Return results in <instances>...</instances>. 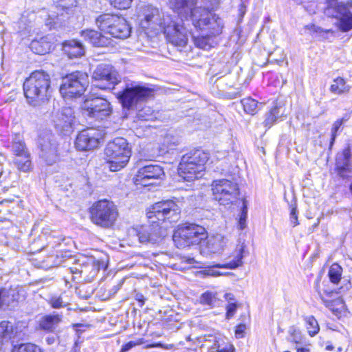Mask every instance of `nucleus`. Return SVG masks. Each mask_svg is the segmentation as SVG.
<instances>
[{
  "label": "nucleus",
  "mask_w": 352,
  "mask_h": 352,
  "mask_svg": "<svg viewBox=\"0 0 352 352\" xmlns=\"http://www.w3.org/2000/svg\"><path fill=\"white\" fill-rule=\"evenodd\" d=\"M282 106L276 104L270 111L266 114L265 119L263 122L265 127L270 129L276 121V120L283 115V112L280 110Z\"/></svg>",
  "instance_id": "7c9ffc66"
},
{
  "label": "nucleus",
  "mask_w": 352,
  "mask_h": 352,
  "mask_svg": "<svg viewBox=\"0 0 352 352\" xmlns=\"http://www.w3.org/2000/svg\"><path fill=\"white\" fill-rule=\"evenodd\" d=\"M227 239L221 234H216L208 238L206 248L208 253L215 254L223 250Z\"/></svg>",
  "instance_id": "a878e982"
},
{
  "label": "nucleus",
  "mask_w": 352,
  "mask_h": 352,
  "mask_svg": "<svg viewBox=\"0 0 352 352\" xmlns=\"http://www.w3.org/2000/svg\"><path fill=\"white\" fill-rule=\"evenodd\" d=\"M50 304L54 309H58L64 306L60 296H53L50 300Z\"/></svg>",
  "instance_id": "3c124183"
},
{
  "label": "nucleus",
  "mask_w": 352,
  "mask_h": 352,
  "mask_svg": "<svg viewBox=\"0 0 352 352\" xmlns=\"http://www.w3.org/2000/svg\"><path fill=\"white\" fill-rule=\"evenodd\" d=\"M138 117L144 120H151L154 118L153 111L149 107H145L139 110Z\"/></svg>",
  "instance_id": "c03bdc74"
},
{
  "label": "nucleus",
  "mask_w": 352,
  "mask_h": 352,
  "mask_svg": "<svg viewBox=\"0 0 352 352\" xmlns=\"http://www.w3.org/2000/svg\"><path fill=\"white\" fill-rule=\"evenodd\" d=\"M85 116L97 120H102L108 118L112 113L110 102L101 97H87L81 106Z\"/></svg>",
  "instance_id": "9b49d317"
},
{
  "label": "nucleus",
  "mask_w": 352,
  "mask_h": 352,
  "mask_svg": "<svg viewBox=\"0 0 352 352\" xmlns=\"http://www.w3.org/2000/svg\"><path fill=\"white\" fill-rule=\"evenodd\" d=\"M131 34V28L124 18L118 17L114 22L111 29L109 30V34L113 37L124 39L128 38Z\"/></svg>",
  "instance_id": "b1692460"
},
{
  "label": "nucleus",
  "mask_w": 352,
  "mask_h": 352,
  "mask_svg": "<svg viewBox=\"0 0 352 352\" xmlns=\"http://www.w3.org/2000/svg\"><path fill=\"white\" fill-rule=\"evenodd\" d=\"M292 340V342L298 344L302 342V337L300 331L296 329H294L293 332L291 333Z\"/></svg>",
  "instance_id": "864d4df0"
},
{
  "label": "nucleus",
  "mask_w": 352,
  "mask_h": 352,
  "mask_svg": "<svg viewBox=\"0 0 352 352\" xmlns=\"http://www.w3.org/2000/svg\"><path fill=\"white\" fill-rule=\"evenodd\" d=\"M109 1L113 7L124 10L130 7L132 0H109Z\"/></svg>",
  "instance_id": "49530a36"
},
{
  "label": "nucleus",
  "mask_w": 352,
  "mask_h": 352,
  "mask_svg": "<svg viewBox=\"0 0 352 352\" xmlns=\"http://www.w3.org/2000/svg\"><path fill=\"white\" fill-rule=\"evenodd\" d=\"M226 299L228 301V302H232V300H234V296L232 294H226L225 295Z\"/></svg>",
  "instance_id": "052dcab7"
},
{
  "label": "nucleus",
  "mask_w": 352,
  "mask_h": 352,
  "mask_svg": "<svg viewBox=\"0 0 352 352\" xmlns=\"http://www.w3.org/2000/svg\"><path fill=\"white\" fill-rule=\"evenodd\" d=\"M140 243H156L162 237V234L157 227H141L137 234Z\"/></svg>",
  "instance_id": "5701e85b"
},
{
  "label": "nucleus",
  "mask_w": 352,
  "mask_h": 352,
  "mask_svg": "<svg viewBox=\"0 0 352 352\" xmlns=\"http://www.w3.org/2000/svg\"><path fill=\"white\" fill-rule=\"evenodd\" d=\"M63 51L70 58L80 57L85 54L84 47L76 40L65 42L63 43Z\"/></svg>",
  "instance_id": "cd10ccee"
},
{
  "label": "nucleus",
  "mask_w": 352,
  "mask_h": 352,
  "mask_svg": "<svg viewBox=\"0 0 352 352\" xmlns=\"http://www.w3.org/2000/svg\"><path fill=\"white\" fill-rule=\"evenodd\" d=\"M244 248L245 246L243 245V244L238 245L233 255V260L225 264H217L212 267H207L203 271L204 274L211 276H225L228 274V273L220 272L215 268H225L233 270L242 265V259L243 257V254Z\"/></svg>",
  "instance_id": "a211bd4d"
},
{
  "label": "nucleus",
  "mask_w": 352,
  "mask_h": 352,
  "mask_svg": "<svg viewBox=\"0 0 352 352\" xmlns=\"http://www.w3.org/2000/svg\"><path fill=\"white\" fill-rule=\"evenodd\" d=\"M205 35L194 36L193 40L195 45L199 48L204 50H209L212 47L211 36L214 35L210 34L208 32H205Z\"/></svg>",
  "instance_id": "72a5a7b5"
},
{
  "label": "nucleus",
  "mask_w": 352,
  "mask_h": 352,
  "mask_svg": "<svg viewBox=\"0 0 352 352\" xmlns=\"http://www.w3.org/2000/svg\"><path fill=\"white\" fill-rule=\"evenodd\" d=\"M212 190L215 200L220 205L228 206L234 203L239 194V188L236 183L228 179L214 181Z\"/></svg>",
  "instance_id": "9d476101"
},
{
  "label": "nucleus",
  "mask_w": 352,
  "mask_h": 352,
  "mask_svg": "<svg viewBox=\"0 0 352 352\" xmlns=\"http://www.w3.org/2000/svg\"><path fill=\"white\" fill-rule=\"evenodd\" d=\"M161 346V344H153V345H151L150 346L153 347V346Z\"/></svg>",
  "instance_id": "338daca9"
},
{
  "label": "nucleus",
  "mask_w": 352,
  "mask_h": 352,
  "mask_svg": "<svg viewBox=\"0 0 352 352\" xmlns=\"http://www.w3.org/2000/svg\"><path fill=\"white\" fill-rule=\"evenodd\" d=\"M152 89L138 85H127L117 94L118 98L124 108L130 109L135 107L139 102L143 101L152 95Z\"/></svg>",
  "instance_id": "f8f14e48"
},
{
  "label": "nucleus",
  "mask_w": 352,
  "mask_h": 352,
  "mask_svg": "<svg viewBox=\"0 0 352 352\" xmlns=\"http://www.w3.org/2000/svg\"><path fill=\"white\" fill-rule=\"evenodd\" d=\"M342 268L338 263H333L331 265L328 276L330 281L333 284H338L341 279Z\"/></svg>",
  "instance_id": "c9c22d12"
},
{
  "label": "nucleus",
  "mask_w": 352,
  "mask_h": 352,
  "mask_svg": "<svg viewBox=\"0 0 352 352\" xmlns=\"http://www.w3.org/2000/svg\"><path fill=\"white\" fill-rule=\"evenodd\" d=\"M324 293L326 294V295L327 296H329V297H333L334 295H336L337 293L333 292V291H327V290H324Z\"/></svg>",
  "instance_id": "680f3d73"
},
{
  "label": "nucleus",
  "mask_w": 352,
  "mask_h": 352,
  "mask_svg": "<svg viewBox=\"0 0 352 352\" xmlns=\"http://www.w3.org/2000/svg\"><path fill=\"white\" fill-rule=\"evenodd\" d=\"M138 17L142 29L155 34L163 32L166 40L175 46L186 45L189 32L177 16L152 5H146L140 8Z\"/></svg>",
  "instance_id": "f257e3e1"
},
{
  "label": "nucleus",
  "mask_w": 352,
  "mask_h": 352,
  "mask_svg": "<svg viewBox=\"0 0 352 352\" xmlns=\"http://www.w3.org/2000/svg\"><path fill=\"white\" fill-rule=\"evenodd\" d=\"M319 295L324 305L328 307L336 316L338 318L341 317L342 312H344L345 309V305L342 299L336 298L331 300L324 296L320 293H319Z\"/></svg>",
  "instance_id": "393cba45"
},
{
  "label": "nucleus",
  "mask_w": 352,
  "mask_h": 352,
  "mask_svg": "<svg viewBox=\"0 0 352 352\" xmlns=\"http://www.w3.org/2000/svg\"><path fill=\"white\" fill-rule=\"evenodd\" d=\"M199 300L202 305L212 306L216 302V298L212 293L205 292L201 296Z\"/></svg>",
  "instance_id": "a18cd8bd"
},
{
  "label": "nucleus",
  "mask_w": 352,
  "mask_h": 352,
  "mask_svg": "<svg viewBox=\"0 0 352 352\" xmlns=\"http://www.w3.org/2000/svg\"><path fill=\"white\" fill-rule=\"evenodd\" d=\"M131 155L129 143L123 138H116L107 144L104 151V160L107 168L113 172L125 167Z\"/></svg>",
  "instance_id": "20e7f679"
},
{
  "label": "nucleus",
  "mask_w": 352,
  "mask_h": 352,
  "mask_svg": "<svg viewBox=\"0 0 352 352\" xmlns=\"http://www.w3.org/2000/svg\"><path fill=\"white\" fill-rule=\"evenodd\" d=\"M136 300H138L141 303L140 306H142L144 305V298L143 295L140 294H137L136 295Z\"/></svg>",
  "instance_id": "13d9d810"
},
{
  "label": "nucleus",
  "mask_w": 352,
  "mask_h": 352,
  "mask_svg": "<svg viewBox=\"0 0 352 352\" xmlns=\"http://www.w3.org/2000/svg\"><path fill=\"white\" fill-rule=\"evenodd\" d=\"M290 221L291 223L293 224L294 226H296L298 224V217L296 214V208H293L292 209L291 213H290Z\"/></svg>",
  "instance_id": "4d7b16f0"
},
{
  "label": "nucleus",
  "mask_w": 352,
  "mask_h": 352,
  "mask_svg": "<svg viewBox=\"0 0 352 352\" xmlns=\"http://www.w3.org/2000/svg\"><path fill=\"white\" fill-rule=\"evenodd\" d=\"M248 214V204L245 199L243 200V207L238 221V228L243 230L246 228V219Z\"/></svg>",
  "instance_id": "37998d69"
},
{
  "label": "nucleus",
  "mask_w": 352,
  "mask_h": 352,
  "mask_svg": "<svg viewBox=\"0 0 352 352\" xmlns=\"http://www.w3.org/2000/svg\"><path fill=\"white\" fill-rule=\"evenodd\" d=\"M199 342H209L212 345L208 346L202 344L201 348L207 346L208 352H234V347L229 343L224 342L223 337L219 333L214 335H206L198 338Z\"/></svg>",
  "instance_id": "6ab92c4d"
},
{
  "label": "nucleus",
  "mask_w": 352,
  "mask_h": 352,
  "mask_svg": "<svg viewBox=\"0 0 352 352\" xmlns=\"http://www.w3.org/2000/svg\"><path fill=\"white\" fill-rule=\"evenodd\" d=\"M350 149L346 148L341 153H338L336 157V168L338 174L342 177H347L352 173V166L350 163Z\"/></svg>",
  "instance_id": "412c9836"
},
{
  "label": "nucleus",
  "mask_w": 352,
  "mask_h": 352,
  "mask_svg": "<svg viewBox=\"0 0 352 352\" xmlns=\"http://www.w3.org/2000/svg\"><path fill=\"white\" fill-rule=\"evenodd\" d=\"M307 329L309 334L314 336L319 331V326L317 320L314 316H308L305 318Z\"/></svg>",
  "instance_id": "a19ab883"
},
{
  "label": "nucleus",
  "mask_w": 352,
  "mask_h": 352,
  "mask_svg": "<svg viewBox=\"0 0 352 352\" xmlns=\"http://www.w3.org/2000/svg\"><path fill=\"white\" fill-rule=\"evenodd\" d=\"M241 104L245 112L254 115L257 111L258 102L251 98H246L241 100Z\"/></svg>",
  "instance_id": "4c0bfd02"
},
{
  "label": "nucleus",
  "mask_w": 352,
  "mask_h": 352,
  "mask_svg": "<svg viewBox=\"0 0 352 352\" xmlns=\"http://www.w3.org/2000/svg\"><path fill=\"white\" fill-rule=\"evenodd\" d=\"M180 208L176 202L173 200H164L154 204L147 212V217L152 219L153 223L155 221L170 223L177 221L180 216Z\"/></svg>",
  "instance_id": "0eeeda50"
},
{
  "label": "nucleus",
  "mask_w": 352,
  "mask_h": 352,
  "mask_svg": "<svg viewBox=\"0 0 352 352\" xmlns=\"http://www.w3.org/2000/svg\"><path fill=\"white\" fill-rule=\"evenodd\" d=\"M61 321V316L58 314H52L43 316L39 321L41 329L52 331Z\"/></svg>",
  "instance_id": "c756f323"
},
{
  "label": "nucleus",
  "mask_w": 352,
  "mask_h": 352,
  "mask_svg": "<svg viewBox=\"0 0 352 352\" xmlns=\"http://www.w3.org/2000/svg\"><path fill=\"white\" fill-rule=\"evenodd\" d=\"M236 304L235 302H229L227 306V317H232L236 310Z\"/></svg>",
  "instance_id": "6e6d98bb"
},
{
  "label": "nucleus",
  "mask_w": 352,
  "mask_h": 352,
  "mask_svg": "<svg viewBox=\"0 0 352 352\" xmlns=\"http://www.w3.org/2000/svg\"><path fill=\"white\" fill-rule=\"evenodd\" d=\"M63 256L61 254L60 256L58 254V252L56 254H51L47 258V260L45 261L42 265L43 267L50 268L53 266L60 265L62 262H63Z\"/></svg>",
  "instance_id": "e433bc0d"
},
{
  "label": "nucleus",
  "mask_w": 352,
  "mask_h": 352,
  "mask_svg": "<svg viewBox=\"0 0 352 352\" xmlns=\"http://www.w3.org/2000/svg\"><path fill=\"white\" fill-rule=\"evenodd\" d=\"M208 160V153L201 150L186 153L182 157L179 164V176L186 181H193L201 177Z\"/></svg>",
  "instance_id": "39448f33"
},
{
  "label": "nucleus",
  "mask_w": 352,
  "mask_h": 352,
  "mask_svg": "<svg viewBox=\"0 0 352 352\" xmlns=\"http://www.w3.org/2000/svg\"><path fill=\"white\" fill-rule=\"evenodd\" d=\"M346 3L339 2L338 0H327L325 14L329 16L338 19V28L342 32H348L352 29V12L349 11Z\"/></svg>",
  "instance_id": "ddd939ff"
},
{
  "label": "nucleus",
  "mask_w": 352,
  "mask_h": 352,
  "mask_svg": "<svg viewBox=\"0 0 352 352\" xmlns=\"http://www.w3.org/2000/svg\"><path fill=\"white\" fill-rule=\"evenodd\" d=\"M168 7L180 17L191 21L193 27L210 34L221 33L223 22L216 14L206 6L199 5L197 0H166Z\"/></svg>",
  "instance_id": "f03ea898"
},
{
  "label": "nucleus",
  "mask_w": 352,
  "mask_h": 352,
  "mask_svg": "<svg viewBox=\"0 0 352 352\" xmlns=\"http://www.w3.org/2000/svg\"><path fill=\"white\" fill-rule=\"evenodd\" d=\"M351 89V86L348 85L346 80L341 77H338L333 80L330 87V91L335 94H347Z\"/></svg>",
  "instance_id": "2f4dec72"
},
{
  "label": "nucleus",
  "mask_w": 352,
  "mask_h": 352,
  "mask_svg": "<svg viewBox=\"0 0 352 352\" xmlns=\"http://www.w3.org/2000/svg\"><path fill=\"white\" fill-rule=\"evenodd\" d=\"M38 146L41 149L40 156L47 164H53L58 160V145L53 135L47 133L40 135Z\"/></svg>",
  "instance_id": "dca6fc26"
},
{
  "label": "nucleus",
  "mask_w": 352,
  "mask_h": 352,
  "mask_svg": "<svg viewBox=\"0 0 352 352\" xmlns=\"http://www.w3.org/2000/svg\"><path fill=\"white\" fill-rule=\"evenodd\" d=\"M12 326L8 321H2L0 322V338L6 337L10 333Z\"/></svg>",
  "instance_id": "09e8293b"
},
{
  "label": "nucleus",
  "mask_w": 352,
  "mask_h": 352,
  "mask_svg": "<svg viewBox=\"0 0 352 352\" xmlns=\"http://www.w3.org/2000/svg\"><path fill=\"white\" fill-rule=\"evenodd\" d=\"M12 352H43L41 349L37 345L32 343L21 344L19 346H14Z\"/></svg>",
  "instance_id": "58836bf2"
},
{
  "label": "nucleus",
  "mask_w": 352,
  "mask_h": 352,
  "mask_svg": "<svg viewBox=\"0 0 352 352\" xmlns=\"http://www.w3.org/2000/svg\"><path fill=\"white\" fill-rule=\"evenodd\" d=\"M50 76L44 71H35L23 83V91L28 102L37 106L47 100L50 96Z\"/></svg>",
  "instance_id": "7ed1b4c3"
},
{
  "label": "nucleus",
  "mask_w": 352,
  "mask_h": 352,
  "mask_svg": "<svg viewBox=\"0 0 352 352\" xmlns=\"http://www.w3.org/2000/svg\"><path fill=\"white\" fill-rule=\"evenodd\" d=\"M52 47V43L47 36L34 39L30 45L31 50L37 54L43 55L48 53Z\"/></svg>",
  "instance_id": "bb28decb"
},
{
  "label": "nucleus",
  "mask_w": 352,
  "mask_h": 352,
  "mask_svg": "<svg viewBox=\"0 0 352 352\" xmlns=\"http://www.w3.org/2000/svg\"><path fill=\"white\" fill-rule=\"evenodd\" d=\"M102 135L99 130L90 128L79 133L76 140V147L80 151H88L97 148Z\"/></svg>",
  "instance_id": "f3484780"
},
{
  "label": "nucleus",
  "mask_w": 352,
  "mask_h": 352,
  "mask_svg": "<svg viewBox=\"0 0 352 352\" xmlns=\"http://www.w3.org/2000/svg\"><path fill=\"white\" fill-rule=\"evenodd\" d=\"M81 35L85 40L96 47H106L111 45V38L102 35L94 30H84L82 32Z\"/></svg>",
  "instance_id": "4be33fe9"
},
{
  "label": "nucleus",
  "mask_w": 352,
  "mask_h": 352,
  "mask_svg": "<svg viewBox=\"0 0 352 352\" xmlns=\"http://www.w3.org/2000/svg\"><path fill=\"white\" fill-rule=\"evenodd\" d=\"M71 272L72 273H78V272L82 273L83 272V271L82 270H78V269H77L76 267L74 269V268H71Z\"/></svg>",
  "instance_id": "e2e57ef3"
},
{
  "label": "nucleus",
  "mask_w": 352,
  "mask_h": 352,
  "mask_svg": "<svg viewBox=\"0 0 352 352\" xmlns=\"http://www.w3.org/2000/svg\"><path fill=\"white\" fill-rule=\"evenodd\" d=\"M18 292L14 289L0 292V306L2 305H9L11 302L18 300Z\"/></svg>",
  "instance_id": "f704fd0d"
},
{
  "label": "nucleus",
  "mask_w": 352,
  "mask_h": 352,
  "mask_svg": "<svg viewBox=\"0 0 352 352\" xmlns=\"http://www.w3.org/2000/svg\"><path fill=\"white\" fill-rule=\"evenodd\" d=\"M205 237L204 228L196 224H189L178 228L173 234V240L178 248H184L199 243Z\"/></svg>",
  "instance_id": "6e6552de"
},
{
  "label": "nucleus",
  "mask_w": 352,
  "mask_h": 352,
  "mask_svg": "<svg viewBox=\"0 0 352 352\" xmlns=\"http://www.w3.org/2000/svg\"><path fill=\"white\" fill-rule=\"evenodd\" d=\"M14 162L19 170L28 172L32 169V162L30 155L15 156Z\"/></svg>",
  "instance_id": "473e14b6"
},
{
  "label": "nucleus",
  "mask_w": 352,
  "mask_h": 352,
  "mask_svg": "<svg viewBox=\"0 0 352 352\" xmlns=\"http://www.w3.org/2000/svg\"><path fill=\"white\" fill-rule=\"evenodd\" d=\"M54 2L59 3L60 6L65 8H69L73 7H76L79 4H80L81 2H82L83 0H53Z\"/></svg>",
  "instance_id": "de8ad7c7"
},
{
  "label": "nucleus",
  "mask_w": 352,
  "mask_h": 352,
  "mask_svg": "<svg viewBox=\"0 0 352 352\" xmlns=\"http://www.w3.org/2000/svg\"><path fill=\"white\" fill-rule=\"evenodd\" d=\"M342 124V121L341 120H338L333 123V127L331 129V140L330 142V146H332V144H333V142L337 135V132L340 129Z\"/></svg>",
  "instance_id": "8fccbe9b"
},
{
  "label": "nucleus",
  "mask_w": 352,
  "mask_h": 352,
  "mask_svg": "<svg viewBox=\"0 0 352 352\" xmlns=\"http://www.w3.org/2000/svg\"><path fill=\"white\" fill-rule=\"evenodd\" d=\"M12 151L15 156L30 154L28 149L26 148L25 144L21 140L14 141L12 144Z\"/></svg>",
  "instance_id": "79ce46f5"
},
{
  "label": "nucleus",
  "mask_w": 352,
  "mask_h": 352,
  "mask_svg": "<svg viewBox=\"0 0 352 352\" xmlns=\"http://www.w3.org/2000/svg\"><path fill=\"white\" fill-rule=\"evenodd\" d=\"M90 213L92 222L103 228L111 227L118 216L116 205L107 199L94 203Z\"/></svg>",
  "instance_id": "423d86ee"
},
{
  "label": "nucleus",
  "mask_w": 352,
  "mask_h": 352,
  "mask_svg": "<svg viewBox=\"0 0 352 352\" xmlns=\"http://www.w3.org/2000/svg\"><path fill=\"white\" fill-rule=\"evenodd\" d=\"M118 17V16L109 14H102L96 19V25L101 31L109 34V30L111 29L114 22L117 21Z\"/></svg>",
  "instance_id": "c85d7f7f"
},
{
  "label": "nucleus",
  "mask_w": 352,
  "mask_h": 352,
  "mask_svg": "<svg viewBox=\"0 0 352 352\" xmlns=\"http://www.w3.org/2000/svg\"><path fill=\"white\" fill-rule=\"evenodd\" d=\"M88 85V77L85 73L76 72L63 78L60 93L65 98L81 96Z\"/></svg>",
  "instance_id": "1a4fd4ad"
},
{
  "label": "nucleus",
  "mask_w": 352,
  "mask_h": 352,
  "mask_svg": "<svg viewBox=\"0 0 352 352\" xmlns=\"http://www.w3.org/2000/svg\"><path fill=\"white\" fill-rule=\"evenodd\" d=\"M190 340V337H188L187 338V340Z\"/></svg>",
  "instance_id": "774afa93"
},
{
  "label": "nucleus",
  "mask_w": 352,
  "mask_h": 352,
  "mask_svg": "<svg viewBox=\"0 0 352 352\" xmlns=\"http://www.w3.org/2000/svg\"><path fill=\"white\" fill-rule=\"evenodd\" d=\"M346 3L347 6L352 7V0H347Z\"/></svg>",
  "instance_id": "69168bd1"
},
{
  "label": "nucleus",
  "mask_w": 352,
  "mask_h": 352,
  "mask_svg": "<svg viewBox=\"0 0 352 352\" xmlns=\"http://www.w3.org/2000/svg\"><path fill=\"white\" fill-rule=\"evenodd\" d=\"M297 352H310V349L307 346L296 347Z\"/></svg>",
  "instance_id": "bf43d9fd"
},
{
  "label": "nucleus",
  "mask_w": 352,
  "mask_h": 352,
  "mask_svg": "<svg viewBox=\"0 0 352 352\" xmlns=\"http://www.w3.org/2000/svg\"><path fill=\"white\" fill-rule=\"evenodd\" d=\"M92 78L98 82L96 85L102 89L113 88L121 79L116 69L108 64L98 65L93 72Z\"/></svg>",
  "instance_id": "4468645a"
},
{
  "label": "nucleus",
  "mask_w": 352,
  "mask_h": 352,
  "mask_svg": "<svg viewBox=\"0 0 352 352\" xmlns=\"http://www.w3.org/2000/svg\"><path fill=\"white\" fill-rule=\"evenodd\" d=\"M178 141L174 140L171 137H166L164 139L163 144L160 148V152L162 155L169 153L170 151L174 150L177 145Z\"/></svg>",
  "instance_id": "ea45409f"
},
{
  "label": "nucleus",
  "mask_w": 352,
  "mask_h": 352,
  "mask_svg": "<svg viewBox=\"0 0 352 352\" xmlns=\"http://www.w3.org/2000/svg\"><path fill=\"white\" fill-rule=\"evenodd\" d=\"M142 344H143L142 340H139L137 342L131 341L124 344V346H122L121 352H126L129 351L131 349H132L133 346L140 345Z\"/></svg>",
  "instance_id": "603ef678"
},
{
  "label": "nucleus",
  "mask_w": 352,
  "mask_h": 352,
  "mask_svg": "<svg viewBox=\"0 0 352 352\" xmlns=\"http://www.w3.org/2000/svg\"><path fill=\"white\" fill-rule=\"evenodd\" d=\"M246 329V326L243 324H239L235 330V336L237 338H241L244 336V332Z\"/></svg>",
  "instance_id": "5fc2aeb1"
},
{
  "label": "nucleus",
  "mask_w": 352,
  "mask_h": 352,
  "mask_svg": "<svg viewBox=\"0 0 352 352\" xmlns=\"http://www.w3.org/2000/svg\"><path fill=\"white\" fill-rule=\"evenodd\" d=\"M74 120V110L70 107H64L54 115L53 122L57 129L67 132L72 129Z\"/></svg>",
  "instance_id": "aec40b11"
},
{
  "label": "nucleus",
  "mask_w": 352,
  "mask_h": 352,
  "mask_svg": "<svg viewBox=\"0 0 352 352\" xmlns=\"http://www.w3.org/2000/svg\"><path fill=\"white\" fill-rule=\"evenodd\" d=\"M93 266L96 267V269L94 270V274H96L99 270V267L98 265H95L94 263Z\"/></svg>",
  "instance_id": "0e129e2a"
},
{
  "label": "nucleus",
  "mask_w": 352,
  "mask_h": 352,
  "mask_svg": "<svg viewBox=\"0 0 352 352\" xmlns=\"http://www.w3.org/2000/svg\"><path fill=\"white\" fill-rule=\"evenodd\" d=\"M164 175L163 168L157 164H147L140 167L135 177L134 184L136 186H148L155 184V180L161 179Z\"/></svg>",
  "instance_id": "2eb2a0df"
}]
</instances>
